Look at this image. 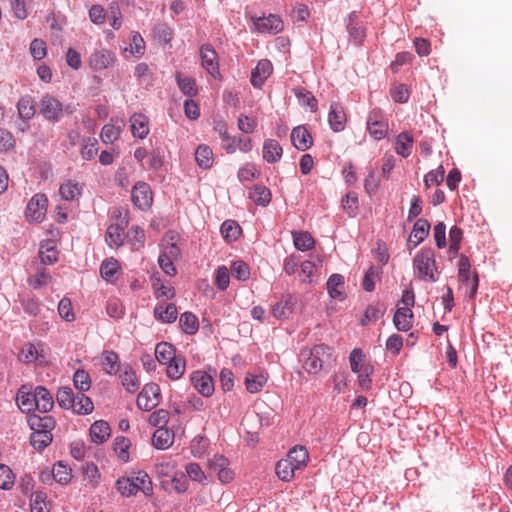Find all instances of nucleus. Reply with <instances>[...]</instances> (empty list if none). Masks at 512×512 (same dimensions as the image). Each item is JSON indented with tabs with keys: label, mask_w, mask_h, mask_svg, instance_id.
Listing matches in <instances>:
<instances>
[{
	"label": "nucleus",
	"mask_w": 512,
	"mask_h": 512,
	"mask_svg": "<svg viewBox=\"0 0 512 512\" xmlns=\"http://www.w3.org/2000/svg\"><path fill=\"white\" fill-rule=\"evenodd\" d=\"M302 368L310 375L318 374L325 365L335 361L332 348L318 344L309 349H302L300 352Z\"/></svg>",
	"instance_id": "nucleus-1"
},
{
	"label": "nucleus",
	"mask_w": 512,
	"mask_h": 512,
	"mask_svg": "<svg viewBox=\"0 0 512 512\" xmlns=\"http://www.w3.org/2000/svg\"><path fill=\"white\" fill-rule=\"evenodd\" d=\"M413 269L419 279L425 282H436L439 273L434 251L431 248L421 249L414 257Z\"/></svg>",
	"instance_id": "nucleus-2"
},
{
	"label": "nucleus",
	"mask_w": 512,
	"mask_h": 512,
	"mask_svg": "<svg viewBox=\"0 0 512 512\" xmlns=\"http://www.w3.org/2000/svg\"><path fill=\"white\" fill-rule=\"evenodd\" d=\"M115 222L111 223L106 231L105 240L110 247H120L124 241V231L128 225L127 214L120 210L113 212Z\"/></svg>",
	"instance_id": "nucleus-3"
},
{
	"label": "nucleus",
	"mask_w": 512,
	"mask_h": 512,
	"mask_svg": "<svg viewBox=\"0 0 512 512\" xmlns=\"http://www.w3.org/2000/svg\"><path fill=\"white\" fill-rule=\"evenodd\" d=\"M48 199L44 194H35L28 202L25 216L28 221L39 223L45 218Z\"/></svg>",
	"instance_id": "nucleus-4"
},
{
	"label": "nucleus",
	"mask_w": 512,
	"mask_h": 512,
	"mask_svg": "<svg viewBox=\"0 0 512 512\" xmlns=\"http://www.w3.org/2000/svg\"><path fill=\"white\" fill-rule=\"evenodd\" d=\"M160 388L155 383L144 385L137 397V406L144 411H150L159 403Z\"/></svg>",
	"instance_id": "nucleus-5"
},
{
	"label": "nucleus",
	"mask_w": 512,
	"mask_h": 512,
	"mask_svg": "<svg viewBox=\"0 0 512 512\" xmlns=\"http://www.w3.org/2000/svg\"><path fill=\"white\" fill-rule=\"evenodd\" d=\"M116 55L108 49L96 50L88 58V65L93 71H102L114 66Z\"/></svg>",
	"instance_id": "nucleus-6"
},
{
	"label": "nucleus",
	"mask_w": 512,
	"mask_h": 512,
	"mask_svg": "<svg viewBox=\"0 0 512 512\" xmlns=\"http://www.w3.org/2000/svg\"><path fill=\"white\" fill-rule=\"evenodd\" d=\"M39 109L43 117L51 122H58L63 115L62 104L49 95L42 97Z\"/></svg>",
	"instance_id": "nucleus-7"
},
{
	"label": "nucleus",
	"mask_w": 512,
	"mask_h": 512,
	"mask_svg": "<svg viewBox=\"0 0 512 512\" xmlns=\"http://www.w3.org/2000/svg\"><path fill=\"white\" fill-rule=\"evenodd\" d=\"M367 128L370 135L376 139H383L388 133V123L383 119L382 112L374 109L367 118Z\"/></svg>",
	"instance_id": "nucleus-8"
},
{
	"label": "nucleus",
	"mask_w": 512,
	"mask_h": 512,
	"mask_svg": "<svg viewBox=\"0 0 512 512\" xmlns=\"http://www.w3.org/2000/svg\"><path fill=\"white\" fill-rule=\"evenodd\" d=\"M200 58L202 67L213 77H217L219 73L218 56L214 48L210 44L202 45L200 49Z\"/></svg>",
	"instance_id": "nucleus-9"
},
{
	"label": "nucleus",
	"mask_w": 512,
	"mask_h": 512,
	"mask_svg": "<svg viewBox=\"0 0 512 512\" xmlns=\"http://www.w3.org/2000/svg\"><path fill=\"white\" fill-rule=\"evenodd\" d=\"M132 200L141 210L148 209L153 202L150 186L145 182H138L132 189Z\"/></svg>",
	"instance_id": "nucleus-10"
},
{
	"label": "nucleus",
	"mask_w": 512,
	"mask_h": 512,
	"mask_svg": "<svg viewBox=\"0 0 512 512\" xmlns=\"http://www.w3.org/2000/svg\"><path fill=\"white\" fill-rule=\"evenodd\" d=\"M255 29L260 33L277 34L283 30V21L277 15L270 14L267 17L254 19Z\"/></svg>",
	"instance_id": "nucleus-11"
},
{
	"label": "nucleus",
	"mask_w": 512,
	"mask_h": 512,
	"mask_svg": "<svg viewBox=\"0 0 512 512\" xmlns=\"http://www.w3.org/2000/svg\"><path fill=\"white\" fill-rule=\"evenodd\" d=\"M191 383L194 388L205 397H209L214 391L212 378L202 371L192 373Z\"/></svg>",
	"instance_id": "nucleus-12"
},
{
	"label": "nucleus",
	"mask_w": 512,
	"mask_h": 512,
	"mask_svg": "<svg viewBox=\"0 0 512 512\" xmlns=\"http://www.w3.org/2000/svg\"><path fill=\"white\" fill-rule=\"evenodd\" d=\"M28 425L32 433H51L55 427V421L51 416H39L32 414L28 417Z\"/></svg>",
	"instance_id": "nucleus-13"
},
{
	"label": "nucleus",
	"mask_w": 512,
	"mask_h": 512,
	"mask_svg": "<svg viewBox=\"0 0 512 512\" xmlns=\"http://www.w3.org/2000/svg\"><path fill=\"white\" fill-rule=\"evenodd\" d=\"M328 122L331 129L335 132H340L344 129L346 115L340 103L334 102L331 104L328 114Z\"/></svg>",
	"instance_id": "nucleus-14"
},
{
	"label": "nucleus",
	"mask_w": 512,
	"mask_h": 512,
	"mask_svg": "<svg viewBox=\"0 0 512 512\" xmlns=\"http://www.w3.org/2000/svg\"><path fill=\"white\" fill-rule=\"evenodd\" d=\"M132 135L139 139H144L150 132L148 118L141 113H134L130 119Z\"/></svg>",
	"instance_id": "nucleus-15"
},
{
	"label": "nucleus",
	"mask_w": 512,
	"mask_h": 512,
	"mask_svg": "<svg viewBox=\"0 0 512 512\" xmlns=\"http://www.w3.org/2000/svg\"><path fill=\"white\" fill-rule=\"evenodd\" d=\"M273 70L269 60H260L251 73V84L254 87H260L264 81L271 75Z\"/></svg>",
	"instance_id": "nucleus-16"
},
{
	"label": "nucleus",
	"mask_w": 512,
	"mask_h": 512,
	"mask_svg": "<svg viewBox=\"0 0 512 512\" xmlns=\"http://www.w3.org/2000/svg\"><path fill=\"white\" fill-rule=\"evenodd\" d=\"M296 304V297L288 295L273 306L272 314L277 319H286L293 313Z\"/></svg>",
	"instance_id": "nucleus-17"
},
{
	"label": "nucleus",
	"mask_w": 512,
	"mask_h": 512,
	"mask_svg": "<svg viewBox=\"0 0 512 512\" xmlns=\"http://www.w3.org/2000/svg\"><path fill=\"white\" fill-rule=\"evenodd\" d=\"M292 144L300 151L309 149L312 145V137L303 126L295 127L291 132Z\"/></svg>",
	"instance_id": "nucleus-18"
},
{
	"label": "nucleus",
	"mask_w": 512,
	"mask_h": 512,
	"mask_svg": "<svg viewBox=\"0 0 512 512\" xmlns=\"http://www.w3.org/2000/svg\"><path fill=\"white\" fill-rule=\"evenodd\" d=\"M20 359L26 363L37 361L41 364L46 357L41 345L26 344L20 352Z\"/></svg>",
	"instance_id": "nucleus-19"
},
{
	"label": "nucleus",
	"mask_w": 512,
	"mask_h": 512,
	"mask_svg": "<svg viewBox=\"0 0 512 512\" xmlns=\"http://www.w3.org/2000/svg\"><path fill=\"white\" fill-rule=\"evenodd\" d=\"M110 433V426L104 420H98L94 422L90 427L91 440L96 444L104 443L110 437Z\"/></svg>",
	"instance_id": "nucleus-20"
},
{
	"label": "nucleus",
	"mask_w": 512,
	"mask_h": 512,
	"mask_svg": "<svg viewBox=\"0 0 512 512\" xmlns=\"http://www.w3.org/2000/svg\"><path fill=\"white\" fill-rule=\"evenodd\" d=\"M34 397L36 410L46 413L52 409L54 405L53 398L46 388L42 386L36 387L34 390Z\"/></svg>",
	"instance_id": "nucleus-21"
},
{
	"label": "nucleus",
	"mask_w": 512,
	"mask_h": 512,
	"mask_svg": "<svg viewBox=\"0 0 512 512\" xmlns=\"http://www.w3.org/2000/svg\"><path fill=\"white\" fill-rule=\"evenodd\" d=\"M154 317L163 323H172L177 319V308L173 303L157 304L154 308Z\"/></svg>",
	"instance_id": "nucleus-22"
},
{
	"label": "nucleus",
	"mask_w": 512,
	"mask_h": 512,
	"mask_svg": "<svg viewBox=\"0 0 512 512\" xmlns=\"http://www.w3.org/2000/svg\"><path fill=\"white\" fill-rule=\"evenodd\" d=\"M282 147L274 139H267L263 143L262 156L268 163H275L280 160L282 156Z\"/></svg>",
	"instance_id": "nucleus-23"
},
{
	"label": "nucleus",
	"mask_w": 512,
	"mask_h": 512,
	"mask_svg": "<svg viewBox=\"0 0 512 512\" xmlns=\"http://www.w3.org/2000/svg\"><path fill=\"white\" fill-rule=\"evenodd\" d=\"M308 458L309 454L305 447L295 446L289 451L286 459L296 470H300L306 466Z\"/></svg>",
	"instance_id": "nucleus-24"
},
{
	"label": "nucleus",
	"mask_w": 512,
	"mask_h": 512,
	"mask_svg": "<svg viewBox=\"0 0 512 512\" xmlns=\"http://www.w3.org/2000/svg\"><path fill=\"white\" fill-rule=\"evenodd\" d=\"M413 313L408 307H399L394 315V325L398 330L408 331L412 326Z\"/></svg>",
	"instance_id": "nucleus-25"
},
{
	"label": "nucleus",
	"mask_w": 512,
	"mask_h": 512,
	"mask_svg": "<svg viewBox=\"0 0 512 512\" xmlns=\"http://www.w3.org/2000/svg\"><path fill=\"white\" fill-rule=\"evenodd\" d=\"M429 231V222L425 219H418L409 236V242H413L414 247L418 246L428 236Z\"/></svg>",
	"instance_id": "nucleus-26"
},
{
	"label": "nucleus",
	"mask_w": 512,
	"mask_h": 512,
	"mask_svg": "<svg viewBox=\"0 0 512 512\" xmlns=\"http://www.w3.org/2000/svg\"><path fill=\"white\" fill-rule=\"evenodd\" d=\"M174 435L167 428L157 429L152 436V444L156 449L165 450L173 444Z\"/></svg>",
	"instance_id": "nucleus-27"
},
{
	"label": "nucleus",
	"mask_w": 512,
	"mask_h": 512,
	"mask_svg": "<svg viewBox=\"0 0 512 512\" xmlns=\"http://www.w3.org/2000/svg\"><path fill=\"white\" fill-rule=\"evenodd\" d=\"M175 239H177V235L173 233L166 234L161 242V250L160 253L164 256L177 259L180 255V249L177 246Z\"/></svg>",
	"instance_id": "nucleus-28"
},
{
	"label": "nucleus",
	"mask_w": 512,
	"mask_h": 512,
	"mask_svg": "<svg viewBox=\"0 0 512 512\" xmlns=\"http://www.w3.org/2000/svg\"><path fill=\"white\" fill-rule=\"evenodd\" d=\"M17 405L23 412H31L36 409L34 392L27 391L22 387L16 397Z\"/></svg>",
	"instance_id": "nucleus-29"
},
{
	"label": "nucleus",
	"mask_w": 512,
	"mask_h": 512,
	"mask_svg": "<svg viewBox=\"0 0 512 512\" xmlns=\"http://www.w3.org/2000/svg\"><path fill=\"white\" fill-rule=\"evenodd\" d=\"M344 285V277L340 274H332L327 281V291L331 298L343 300L344 293L339 290V287Z\"/></svg>",
	"instance_id": "nucleus-30"
},
{
	"label": "nucleus",
	"mask_w": 512,
	"mask_h": 512,
	"mask_svg": "<svg viewBox=\"0 0 512 512\" xmlns=\"http://www.w3.org/2000/svg\"><path fill=\"white\" fill-rule=\"evenodd\" d=\"M167 376L173 380L179 379L185 372L186 361L180 356L176 355L173 360L167 364Z\"/></svg>",
	"instance_id": "nucleus-31"
},
{
	"label": "nucleus",
	"mask_w": 512,
	"mask_h": 512,
	"mask_svg": "<svg viewBox=\"0 0 512 512\" xmlns=\"http://www.w3.org/2000/svg\"><path fill=\"white\" fill-rule=\"evenodd\" d=\"M195 160L201 168H210L214 161L212 149L207 145L198 146L195 151Z\"/></svg>",
	"instance_id": "nucleus-32"
},
{
	"label": "nucleus",
	"mask_w": 512,
	"mask_h": 512,
	"mask_svg": "<svg viewBox=\"0 0 512 512\" xmlns=\"http://www.w3.org/2000/svg\"><path fill=\"white\" fill-rule=\"evenodd\" d=\"M175 356V348L170 343L161 342L155 347V357L162 364L166 365L169 361L173 360Z\"/></svg>",
	"instance_id": "nucleus-33"
},
{
	"label": "nucleus",
	"mask_w": 512,
	"mask_h": 512,
	"mask_svg": "<svg viewBox=\"0 0 512 512\" xmlns=\"http://www.w3.org/2000/svg\"><path fill=\"white\" fill-rule=\"evenodd\" d=\"M181 329L186 333L193 335L198 331V318L191 312H184L179 319Z\"/></svg>",
	"instance_id": "nucleus-34"
},
{
	"label": "nucleus",
	"mask_w": 512,
	"mask_h": 512,
	"mask_svg": "<svg viewBox=\"0 0 512 512\" xmlns=\"http://www.w3.org/2000/svg\"><path fill=\"white\" fill-rule=\"evenodd\" d=\"M82 187L74 181H67L60 186L59 192L63 200L70 201L78 198L81 194Z\"/></svg>",
	"instance_id": "nucleus-35"
},
{
	"label": "nucleus",
	"mask_w": 512,
	"mask_h": 512,
	"mask_svg": "<svg viewBox=\"0 0 512 512\" xmlns=\"http://www.w3.org/2000/svg\"><path fill=\"white\" fill-rule=\"evenodd\" d=\"M412 145L413 137L409 133L403 132L397 136L395 150L399 155L408 157L411 154Z\"/></svg>",
	"instance_id": "nucleus-36"
},
{
	"label": "nucleus",
	"mask_w": 512,
	"mask_h": 512,
	"mask_svg": "<svg viewBox=\"0 0 512 512\" xmlns=\"http://www.w3.org/2000/svg\"><path fill=\"white\" fill-rule=\"evenodd\" d=\"M152 287L154 290L155 297L157 299H171L175 295L174 288L166 285L164 282H162L159 278L153 277L152 278Z\"/></svg>",
	"instance_id": "nucleus-37"
},
{
	"label": "nucleus",
	"mask_w": 512,
	"mask_h": 512,
	"mask_svg": "<svg viewBox=\"0 0 512 512\" xmlns=\"http://www.w3.org/2000/svg\"><path fill=\"white\" fill-rule=\"evenodd\" d=\"M39 257L43 264H53L58 259V251L52 242L41 244L39 249Z\"/></svg>",
	"instance_id": "nucleus-38"
},
{
	"label": "nucleus",
	"mask_w": 512,
	"mask_h": 512,
	"mask_svg": "<svg viewBox=\"0 0 512 512\" xmlns=\"http://www.w3.org/2000/svg\"><path fill=\"white\" fill-rule=\"evenodd\" d=\"M123 387L130 393H134L139 389L140 382L136 372L132 369H125L120 375Z\"/></svg>",
	"instance_id": "nucleus-39"
},
{
	"label": "nucleus",
	"mask_w": 512,
	"mask_h": 512,
	"mask_svg": "<svg viewBox=\"0 0 512 512\" xmlns=\"http://www.w3.org/2000/svg\"><path fill=\"white\" fill-rule=\"evenodd\" d=\"M94 405L91 399L85 396L83 393L75 397V401L72 407L73 412L77 414H89L93 411Z\"/></svg>",
	"instance_id": "nucleus-40"
},
{
	"label": "nucleus",
	"mask_w": 512,
	"mask_h": 512,
	"mask_svg": "<svg viewBox=\"0 0 512 512\" xmlns=\"http://www.w3.org/2000/svg\"><path fill=\"white\" fill-rule=\"evenodd\" d=\"M250 198L258 205L266 206L271 201L270 190L264 186H255L249 193Z\"/></svg>",
	"instance_id": "nucleus-41"
},
{
	"label": "nucleus",
	"mask_w": 512,
	"mask_h": 512,
	"mask_svg": "<svg viewBox=\"0 0 512 512\" xmlns=\"http://www.w3.org/2000/svg\"><path fill=\"white\" fill-rule=\"evenodd\" d=\"M102 365L106 373H117L119 370V359L117 354L112 351H104L102 354Z\"/></svg>",
	"instance_id": "nucleus-42"
},
{
	"label": "nucleus",
	"mask_w": 512,
	"mask_h": 512,
	"mask_svg": "<svg viewBox=\"0 0 512 512\" xmlns=\"http://www.w3.org/2000/svg\"><path fill=\"white\" fill-rule=\"evenodd\" d=\"M276 474L283 481H289L294 477L296 469L292 464L285 458L281 459L276 464Z\"/></svg>",
	"instance_id": "nucleus-43"
},
{
	"label": "nucleus",
	"mask_w": 512,
	"mask_h": 512,
	"mask_svg": "<svg viewBox=\"0 0 512 512\" xmlns=\"http://www.w3.org/2000/svg\"><path fill=\"white\" fill-rule=\"evenodd\" d=\"M294 245L298 250L307 251L314 245V239L308 232H293Z\"/></svg>",
	"instance_id": "nucleus-44"
},
{
	"label": "nucleus",
	"mask_w": 512,
	"mask_h": 512,
	"mask_svg": "<svg viewBox=\"0 0 512 512\" xmlns=\"http://www.w3.org/2000/svg\"><path fill=\"white\" fill-rule=\"evenodd\" d=\"M57 402L60 407L64 409H71L73 407L75 397L73 391L69 387H62L58 390L56 395Z\"/></svg>",
	"instance_id": "nucleus-45"
},
{
	"label": "nucleus",
	"mask_w": 512,
	"mask_h": 512,
	"mask_svg": "<svg viewBox=\"0 0 512 512\" xmlns=\"http://www.w3.org/2000/svg\"><path fill=\"white\" fill-rule=\"evenodd\" d=\"M133 479L138 491H142L145 495H149L152 492V483L147 473L139 471L135 476L130 477Z\"/></svg>",
	"instance_id": "nucleus-46"
},
{
	"label": "nucleus",
	"mask_w": 512,
	"mask_h": 512,
	"mask_svg": "<svg viewBox=\"0 0 512 512\" xmlns=\"http://www.w3.org/2000/svg\"><path fill=\"white\" fill-rule=\"evenodd\" d=\"M240 232V226L233 220H226L221 225V233L223 237L228 241L236 240L239 237Z\"/></svg>",
	"instance_id": "nucleus-47"
},
{
	"label": "nucleus",
	"mask_w": 512,
	"mask_h": 512,
	"mask_svg": "<svg viewBox=\"0 0 512 512\" xmlns=\"http://www.w3.org/2000/svg\"><path fill=\"white\" fill-rule=\"evenodd\" d=\"M19 116L24 120L31 119L35 114L33 101L30 97H22L17 104Z\"/></svg>",
	"instance_id": "nucleus-48"
},
{
	"label": "nucleus",
	"mask_w": 512,
	"mask_h": 512,
	"mask_svg": "<svg viewBox=\"0 0 512 512\" xmlns=\"http://www.w3.org/2000/svg\"><path fill=\"white\" fill-rule=\"evenodd\" d=\"M125 51L129 52L131 56L135 57H141L144 54L145 42L138 32L133 33L130 47L125 48Z\"/></svg>",
	"instance_id": "nucleus-49"
},
{
	"label": "nucleus",
	"mask_w": 512,
	"mask_h": 512,
	"mask_svg": "<svg viewBox=\"0 0 512 512\" xmlns=\"http://www.w3.org/2000/svg\"><path fill=\"white\" fill-rule=\"evenodd\" d=\"M267 378L264 375L248 374L245 378L246 389L250 393L259 392L265 385Z\"/></svg>",
	"instance_id": "nucleus-50"
},
{
	"label": "nucleus",
	"mask_w": 512,
	"mask_h": 512,
	"mask_svg": "<svg viewBox=\"0 0 512 512\" xmlns=\"http://www.w3.org/2000/svg\"><path fill=\"white\" fill-rule=\"evenodd\" d=\"M53 477L60 484H67L71 480V469L58 462L53 466Z\"/></svg>",
	"instance_id": "nucleus-51"
},
{
	"label": "nucleus",
	"mask_w": 512,
	"mask_h": 512,
	"mask_svg": "<svg viewBox=\"0 0 512 512\" xmlns=\"http://www.w3.org/2000/svg\"><path fill=\"white\" fill-rule=\"evenodd\" d=\"M231 273L238 280L247 281L250 277V268L244 261H234L231 264Z\"/></svg>",
	"instance_id": "nucleus-52"
},
{
	"label": "nucleus",
	"mask_w": 512,
	"mask_h": 512,
	"mask_svg": "<svg viewBox=\"0 0 512 512\" xmlns=\"http://www.w3.org/2000/svg\"><path fill=\"white\" fill-rule=\"evenodd\" d=\"M52 433H32L30 436L31 445L37 450H43L52 442Z\"/></svg>",
	"instance_id": "nucleus-53"
},
{
	"label": "nucleus",
	"mask_w": 512,
	"mask_h": 512,
	"mask_svg": "<svg viewBox=\"0 0 512 512\" xmlns=\"http://www.w3.org/2000/svg\"><path fill=\"white\" fill-rule=\"evenodd\" d=\"M179 89L187 96L193 97L197 94V87L194 79L177 75Z\"/></svg>",
	"instance_id": "nucleus-54"
},
{
	"label": "nucleus",
	"mask_w": 512,
	"mask_h": 512,
	"mask_svg": "<svg viewBox=\"0 0 512 512\" xmlns=\"http://www.w3.org/2000/svg\"><path fill=\"white\" fill-rule=\"evenodd\" d=\"M121 128L113 124H106L101 131V140L104 143H113L120 137Z\"/></svg>",
	"instance_id": "nucleus-55"
},
{
	"label": "nucleus",
	"mask_w": 512,
	"mask_h": 512,
	"mask_svg": "<svg viewBox=\"0 0 512 512\" xmlns=\"http://www.w3.org/2000/svg\"><path fill=\"white\" fill-rule=\"evenodd\" d=\"M98 142L96 138H87L84 140L81 149V156L85 160L93 159L98 152Z\"/></svg>",
	"instance_id": "nucleus-56"
},
{
	"label": "nucleus",
	"mask_w": 512,
	"mask_h": 512,
	"mask_svg": "<svg viewBox=\"0 0 512 512\" xmlns=\"http://www.w3.org/2000/svg\"><path fill=\"white\" fill-rule=\"evenodd\" d=\"M73 381L74 386L81 392H85L91 387L89 374L84 370H77L74 374Z\"/></svg>",
	"instance_id": "nucleus-57"
},
{
	"label": "nucleus",
	"mask_w": 512,
	"mask_h": 512,
	"mask_svg": "<svg viewBox=\"0 0 512 512\" xmlns=\"http://www.w3.org/2000/svg\"><path fill=\"white\" fill-rule=\"evenodd\" d=\"M295 95L302 106L310 107L312 111L316 109L317 101L311 92L303 88H299L295 90Z\"/></svg>",
	"instance_id": "nucleus-58"
},
{
	"label": "nucleus",
	"mask_w": 512,
	"mask_h": 512,
	"mask_svg": "<svg viewBox=\"0 0 512 512\" xmlns=\"http://www.w3.org/2000/svg\"><path fill=\"white\" fill-rule=\"evenodd\" d=\"M168 420L169 412L165 409H159L157 411H154L149 417V423L152 426L157 427L158 429L165 428L166 424L168 423Z\"/></svg>",
	"instance_id": "nucleus-59"
},
{
	"label": "nucleus",
	"mask_w": 512,
	"mask_h": 512,
	"mask_svg": "<svg viewBox=\"0 0 512 512\" xmlns=\"http://www.w3.org/2000/svg\"><path fill=\"white\" fill-rule=\"evenodd\" d=\"M118 268H119V264H118L117 260H115L113 258L107 259V260L103 261L101 264V267H100L101 276L105 280H110L115 275Z\"/></svg>",
	"instance_id": "nucleus-60"
},
{
	"label": "nucleus",
	"mask_w": 512,
	"mask_h": 512,
	"mask_svg": "<svg viewBox=\"0 0 512 512\" xmlns=\"http://www.w3.org/2000/svg\"><path fill=\"white\" fill-rule=\"evenodd\" d=\"M118 491L126 497L135 495L138 492L136 485L131 478H122L117 481Z\"/></svg>",
	"instance_id": "nucleus-61"
},
{
	"label": "nucleus",
	"mask_w": 512,
	"mask_h": 512,
	"mask_svg": "<svg viewBox=\"0 0 512 512\" xmlns=\"http://www.w3.org/2000/svg\"><path fill=\"white\" fill-rule=\"evenodd\" d=\"M14 484V474L12 470L4 465L0 464V488L8 490Z\"/></svg>",
	"instance_id": "nucleus-62"
},
{
	"label": "nucleus",
	"mask_w": 512,
	"mask_h": 512,
	"mask_svg": "<svg viewBox=\"0 0 512 512\" xmlns=\"http://www.w3.org/2000/svg\"><path fill=\"white\" fill-rule=\"evenodd\" d=\"M128 239L134 249L138 250L144 244L145 234L140 227H132L128 232Z\"/></svg>",
	"instance_id": "nucleus-63"
},
{
	"label": "nucleus",
	"mask_w": 512,
	"mask_h": 512,
	"mask_svg": "<svg viewBox=\"0 0 512 512\" xmlns=\"http://www.w3.org/2000/svg\"><path fill=\"white\" fill-rule=\"evenodd\" d=\"M31 512H49L45 502V494L36 492L31 498Z\"/></svg>",
	"instance_id": "nucleus-64"
}]
</instances>
